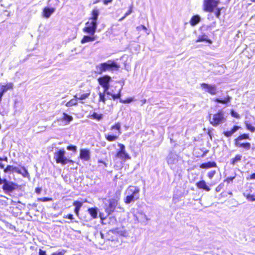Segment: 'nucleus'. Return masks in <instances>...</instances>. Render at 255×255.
I'll return each mask as SVG.
<instances>
[{"label": "nucleus", "mask_w": 255, "mask_h": 255, "mask_svg": "<svg viewBox=\"0 0 255 255\" xmlns=\"http://www.w3.org/2000/svg\"><path fill=\"white\" fill-rule=\"evenodd\" d=\"M1 184L3 191L7 194L12 192L17 187V185L15 183L0 177V185Z\"/></svg>", "instance_id": "6"}, {"label": "nucleus", "mask_w": 255, "mask_h": 255, "mask_svg": "<svg viewBox=\"0 0 255 255\" xmlns=\"http://www.w3.org/2000/svg\"><path fill=\"white\" fill-rule=\"evenodd\" d=\"M200 86L203 89L211 95H215L218 93L217 88L215 85L203 83L200 84Z\"/></svg>", "instance_id": "12"}, {"label": "nucleus", "mask_w": 255, "mask_h": 255, "mask_svg": "<svg viewBox=\"0 0 255 255\" xmlns=\"http://www.w3.org/2000/svg\"><path fill=\"white\" fill-rule=\"evenodd\" d=\"M51 199L50 198H43L42 199H40V200L42 201H43V202H46V201H50L51 200Z\"/></svg>", "instance_id": "49"}, {"label": "nucleus", "mask_w": 255, "mask_h": 255, "mask_svg": "<svg viewBox=\"0 0 255 255\" xmlns=\"http://www.w3.org/2000/svg\"><path fill=\"white\" fill-rule=\"evenodd\" d=\"M235 178V176L228 177L225 180V182H226L228 184H229L231 182H232L233 180Z\"/></svg>", "instance_id": "43"}, {"label": "nucleus", "mask_w": 255, "mask_h": 255, "mask_svg": "<svg viewBox=\"0 0 255 255\" xmlns=\"http://www.w3.org/2000/svg\"><path fill=\"white\" fill-rule=\"evenodd\" d=\"M253 2H255V0H250Z\"/></svg>", "instance_id": "60"}, {"label": "nucleus", "mask_w": 255, "mask_h": 255, "mask_svg": "<svg viewBox=\"0 0 255 255\" xmlns=\"http://www.w3.org/2000/svg\"><path fill=\"white\" fill-rule=\"evenodd\" d=\"M136 29L138 31H140L141 29H143V30H144L146 32L147 30V28L144 25H141L137 26L136 27Z\"/></svg>", "instance_id": "40"}, {"label": "nucleus", "mask_w": 255, "mask_h": 255, "mask_svg": "<svg viewBox=\"0 0 255 255\" xmlns=\"http://www.w3.org/2000/svg\"><path fill=\"white\" fill-rule=\"evenodd\" d=\"M144 217H145V218H146V220H147V218L146 216V215H144Z\"/></svg>", "instance_id": "63"}, {"label": "nucleus", "mask_w": 255, "mask_h": 255, "mask_svg": "<svg viewBox=\"0 0 255 255\" xmlns=\"http://www.w3.org/2000/svg\"><path fill=\"white\" fill-rule=\"evenodd\" d=\"M90 157V151L89 149L83 148L80 149L79 158L81 159H89Z\"/></svg>", "instance_id": "15"}, {"label": "nucleus", "mask_w": 255, "mask_h": 255, "mask_svg": "<svg viewBox=\"0 0 255 255\" xmlns=\"http://www.w3.org/2000/svg\"><path fill=\"white\" fill-rule=\"evenodd\" d=\"M198 188L203 189L206 191H209L210 188L207 185L206 183L204 180H201L196 184Z\"/></svg>", "instance_id": "26"}, {"label": "nucleus", "mask_w": 255, "mask_h": 255, "mask_svg": "<svg viewBox=\"0 0 255 255\" xmlns=\"http://www.w3.org/2000/svg\"><path fill=\"white\" fill-rule=\"evenodd\" d=\"M143 103H145L146 102V100H144V101H143Z\"/></svg>", "instance_id": "61"}, {"label": "nucleus", "mask_w": 255, "mask_h": 255, "mask_svg": "<svg viewBox=\"0 0 255 255\" xmlns=\"http://www.w3.org/2000/svg\"><path fill=\"white\" fill-rule=\"evenodd\" d=\"M250 178L251 179H255V173H253L252 174L251 176H250Z\"/></svg>", "instance_id": "51"}, {"label": "nucleus", "mask_w": 255, "mask_h": 255, "mask_svg": "<svg viewBox=\"0 0 255 255\" xmlns=\"http://www.w3.org/2000/svg\"><path fill=\"white\" fill-rule=\"evenodd\" d=\"M120 67V65L114 61L109 60L97 65L96 73L97 74H101L108 70H118Z\"/></svg>", "instance_id": "3"}, {"label": "nucleus", "mask_w": 255, "mask_h": 255, "mask_svg": "<svg viewBox=\"0 0 255 255\" xmlns=\"http://www.w3.org/2000/svg\"><path fill=\"white\" fill-rule=\"evenodd\" d=\"M65 153V151L64 149H61L58 150L55 153V159H67L64 157Z\"/></svg>", "instance_id": "18"}, {"label": "nucleus", "mask_w": 255, "mask_h": 255, "mask_svg": "<svg viewBox=\"0 0 255 255\" xmlns=\"http://www.w3.org/2000/svg\"><path fill=\"white\" fill-rule=\"evenodd\" d=\"M122 88L120 89L118 93L117 94H113L110 92V94H107L108 95H110L112 97V99L113 100H115L116 99H120L122 94H121Z\"/></svg>", "instance_id": "31"}, {"label": "nucleus", "mask_w": 255, "mask_h": 255, "mask_svg": "<svg viewBox=\"0 0 255 255\" xmlns=\"http://www.w3.org/2000/svg\"><path fill=\"white\" fill-rule=\"evenodd\" d=\"M241 128V127L238 125H234L230 130H226L223 132V134L226 137H230L237 130Z\"/></svg>", "instance_id": "14"}, {"label": "nucleus", "mask_w": 255, "mask_h": 255, "mask_svg": "<svg viewBox=\"0 0 255 255\" xmlns=\"http://www.w3.org/2000/svg\"><path fill=\"white\" fill-rule=\"evenodd\" d=\"M216 166V163L215 162H208L202 163L200 165V168L205 169H208L211 167H214Z\"/></svg>", "instance_id": "28"}, {"label": "nucleus", "mask_w": 255, "mask_h": 255, "mask_svg": "<svg viewBox=\"0 0 255 255\" xmlns=\"http://www.w3.org/2000/svg\"><path fill=\"white\" fill-rule=\"evenodd\" d=\"M64 218H67V219H69L71 220H73L74 219V217H73V215L72 214H69V215L64 216Z\"/></svg>", "instance_id": "45"}, {"label": "nucleus", "mask_w": 255, "mask_h": 255, "mask_svg": "<svg viewBox=\"0 0 255 255\" xmlns=\"http://www.w3.org/2000/svg\"><path fill=\"white\" fill-rule=\"evenodd\" d=\"M110 129L116 130V131L113 134L108 133L105 134V138L106 140L109 142H113L118 140L122 133L121 123L120 122L116 123L111 127Z\"/></svg>", "instance_id": "5"}, {"label": "nucleus", "mask_w": 255, "mask_h": 255, "mask_svg": "<svg viewBox=\"0 0 255 255\" xmlns=\"http://www.w3.org/2000/svg\"><path fill=\"white\" fill-rule=\"evenodd\" d=\"M235 145L236 146L240 148H243L244 149L246 150H248L250 149L251 148V144L249 142H234Z\"/></svg>", "instance_id": "17"}, {"label": "nucleus", "mask_w": 255, "mask_h": 255, "mask_svg": "<svg viewBox=\"0 0 255 255\" xmlns=\"http://www.w3.org/2000/svg\"><path fill=\"white\" fill-rule=\"evenodd\" d=\"M196 42H207L209 43H212V40L208 38V36L204 34L201 35H199L198 38L196 40Z\"/></svg>", "instance_id": "25"}, {"label": "nucleus", "mask_w": 255, "mask_h": 255, "mask_svg": "<svg viewBox=\"0 0 255 255\" xmlns=\"http://www.w3.org/2000/svg\"><path fill=\"white\" fill-rule=\"evenodd\" d=\"M125 17H124V15L123 17H122L119 19V20H120V21H121V20H122L123 19H124Z\"/></svg>", "instance_id": "55"}, {"label": "nucleus", "mask_w": 255, "mask_h": 255, "mask_svg": "<svg viewBox=\"0 0 255 255\" xmlns=\"http://www.w3.org/2000/svg\"><path fill=\"white\" fill-rule=\"evenodd\" d=\"M89 117L93 119H95L100 121L102 119L103 115L101 114H98L96 112H94L91 115L89 116Z\"/></svg>", "instance_id": "33"}, {"label": "nucleus", "mask_w": 255, "mask_h": 255, "mask_svg": "<svg viewBox=\"0 0 255 255\" xmlns=\"http://www.w3.org/2000/svg\"><path fill=\"white\" fill-rule=\"evenodd\" d=\"M232 98L231 96L227 95L223 99L221 98H215L213 101L217 103H220L222 104H228V103L231 102Z\"/></svg>", "instance_id": "16"}, {"label": "nucleus", "mask_w": 255, "mask_h": 255, "mask_svg": "<svg viewBox=\"0 0 255 255\" xmlns=\"http://www.w3.org/2000/svg\"><path fill=\"white\" fill-rule=\"evenodd\" d=\"M77 94V99H78V101H80V103L81 104H84V102L83 100H85L89 98L91 94L90 90H88L87 92L83 93L80 95L79 97H78V94Z\"/></svg>", "instance_id": "21"}, {"label": "nucleus", "mask_w": 255, "mask_h": 255, "mask_svg": "<svg viewBox=\"0 0 255 255\" xmlns=\"http://www.w3.org/2000/svg\"><path fill=\"white\" fill-rule=\"evenodd\" d=\"M4 172L5 173L12 172L22 174L24 176L28 174L27 171L23 167L19 168L14 165H7L4 169Z\"/></svg>", "instance_id": "8"}, {"label": "nucleus", "mask_w": 255, "mask_h": 255, "mask_svg": "<svg viewBox=\"0 0 255 255\" xmlns=\"http://www.w3.org/2000/svg\"><path fill=\"white\" fill-rule=\"evenodd\" d=\"M219 3L218 0H204L203 1V10L206 12H212L214 9Z\"/></svg>", "instance_id": "9"}, {"label": "nucleus", "mask_w": 255, "mask_h": 255, "mask_svg": "<svg viewBox=\"0 0 255 255\" xmlns=\"http://www.w3.org/2000/svg\"><path fill=\"white\" fill-rule=\"evenodd\" d=\"M221 8H218L215 12V15L217 17V18H219L220 17V16L221 15Z\"/></svg>", "instance_id": "41"}, {"label": "nucleus", "mask_w": 255, "mask_h": 255, "mask_svg": "<svg viewBox=\"0 0 255 255\" xmlns=\"http://www.w3.org/2000/svg\"><path fill=\"white\" fill-rule=\"evenodd\" d=\"M216 171L214 170H212L210 172H208V177L210 179H211L213 176H214V175L216 174Z\"/></svg>", "instance_id": "39"}, {"label": "nucleus", "mask_w": 255, "mask_h": 255, "mask_svg": "<svg viewBox=\"0 0 255 255\" xmlns=\"http://www.w3.org/2000/svg\"><path fill=\"white\" fill-rule=\"evenodd\" d=\"M40 190L39 189H38V188H36V192L37 193H39V192H40Z\"/></svg>", "instance_id": "53"}, {"label": "nucleus", "mask_w": 255, "mask_h": 255, "mask_svg": "<svg viewBox=\"0 0 255 255\" xmlns=\"http://www.w3.org/2000/svg\"><path fill=\"white\" fill-rule=\"evenodd\" d=\"M132 6H130L128 9V10L126 12V13L124 15V17H126L129 14H130L132 12Z\"/></svg>", "instance_id": "44"}, {"label": "nucleus", "mask_w": 255, "mask_h": 255, "mask_svg": "<svg viewBox=\"0 0 255 255\" xmlns=\"http://www.w3.org/2000/svg\"><path fill=\"white\" fill-rule=\"evenodd\" d=\"M140 189L138 187L134 186H129L125 191L126 197L124 202L126 204L134 202L139 198Z\"/></svg>", "instance_id": "2"}, {"label": "nucleus", "mask_w": 255, "mask_h": 255, "mask_svg": "<svg viewBox=\"0 0 255 255\" xmlns=\"http://www.w3.org/2000/svg\"><path fill=\"white\" fill-rule=\"evenodd\" d=\"M67 149L69 150L76 151V146L74 145H70L67 147Z\"/></svg>", "instance_id": "42"}, {"label": "nucleus", "mask_w": 255, "mask_h": 255, "mask_svg": "<svg viewBox=\"0 0 255 255\" xmlns=\"http://www.w3.org/2000/svg\"><path fill=\"white\" fill-rule=\"evenodd\" d=\"M64 255V254L62 252H58V253H53L52 255Z\"/></svg>", "instance_id": "50"}, {"label": "nucleus", "mask_w": 255, "mask_h": 255, "mask_svg": "<svg viewBox=\"0 0 255 255\" xmlns=\"http://www.w3.org/2000/svg\"><path fill=\"white\" fill-rule=\"evenodd\" d=\"M230 114L232 117H234L236 119H239L241 118L240 114L234 111L233 109L231 110Z\"/></svg>", "instance_id": "36"}, {"label": "nucleus", "mask_w": 255, "mask_h": 255, "mask_svg": "<svg viewBox=\"0 0 255 255\" xmlns=\"http://www.w3.org/2000/svg\"><path fill=\"white\" fill-rule=\"evenodd\" d=\"M96 39V36L94 35H84L81 40V43L83 44L86 42H92Z\"/></svg>", "instance_id": "27"}, {"label": "nucleus", "mask_w": 255, "mask_h": 255, "mask_svg": "<svg viewBox=\"0 0 255 255\" xmlns=\"http://www.w3.org/2000/svg\"><path fill=\"white\" fill-rule=\"evenodd\" d=\"M56 163H61L62 165H64L68 163V162H73V160H56Z\"/></svg>", "instance_id": "38"}, {"label": "nucleus", "mask_w": 255, "mask_h": 255, "mask_svg": "<svg viewBox=\"0 0 255 255\" xmlns=\"http://www.w3.org/2000/svg\"><path fill=\"white\" fill-rule=\"evenodd\" d=\"M234 159L237 160V159H240V157L236 156Z\"/></svg>", "instance_id": "56"}, {"label": "nucleus", "mask_w": 255, "mask_h": 255, "mask_svg": "<svg viewBox=\"0 0 255 255\" xmlns=\"http://www.w3.org/2000/svg\"><path fill=\"white\" fill-rule=\"evenodd\" d=\"M208 151H209L208 150L204 151L202 154H201V155H197V157H203L206 155V154L207 152H208Z\"/></svg>", "instance_id": "47"}, {"label": "nucleus", "mask_w": 255, "mask_h": 255, "mask_svg": "<svg viewBox=\"0 0 255 255\" xmlns=\"http://www.w3.org/2000/svg\"><path fill=\"white\" fill-rule=\"evenodd\" d=\"M133 101V98H131V97L127 98L125 100H122V99L120 100V102L123 104L130 103V102H131Z\"/></svg>", "instance_id": "37"}, {"label": "nucleus", "mask_w": 255, "mask_h": 255, "mask_svg": "<svg viewBox=\"0 0 255 255\" xmlns=\"http://www.w3.org/2000/svg\"><path fill=\"white\" fill-rule=\"evenodd\" d=\"M54 10V8L45 7L43 10V15L45 17L48 18Z\"/></svg>", "instance_id": "19"}, {"label": "nucleus", "mask_w": 255, "mask_h": 255, "mask_svg": "<svg viewBox=\"0 0 255 255\" xmlns=\"http://www.w3.org/2000/svg\"><path fill=\"white\" fill-rule=\"evenodd\" d=\"M13 88V84L12 83H8L5 85H0V103L2 101V98L4 93L7 90H12Z\"/></svg>", "instance_id": "13"}, {"label": "nucleus", "mask_w": 255, "mask_h": 255, "mask_svg": "<svg viewBox=\"0 0 255 255\" xmlns=\"http://www.w3.org/2000/svg\"><path fill=\"white\" fill-rule=\"evenodd\" d=\"M4 159L6 160V159H7V158H6V157H5Z\"/></svg>", "instance_id": "64"}, {"label": "nucleus", "mask_w": 255, "mask_h": 255, "mask_svg": "<svg viewBox=\"0 0 255 255\" xmlns=\"http://www.w3.org/2000/svg\"><path fill=\"white\" fill-rule=\"evenodd\" d=\"M32 206L34 207H36V204L34 203L32 205Z\"/></svg>", "instance_id": "58"}, {"label": "nucleus", "mask_w": 255, "mask_h": 255, "mask_svg": "<svg viewBox=\"0 0 255 255\" xmlns=\"http://www.w3.org/2000/svg\"><path fill=\"white\" fill-rule=\"evenodd\" d=\"M39 255H46V252L41 249L39 251Z\"/></svg>", "instance_id": "48"}, {"label": "nucleus", "mask_w": 255, "mask_h": 255, "mask_svg": "<svg viewBox=\"0 0 255 255\" xmlns=\"http://www.w3.org/2000/svg\"><path fill=\"white\" fill-rule=\"evenodd\" d=\"M245 124L246 128L252 132L255 131V127L252 126V125L249 123L248 121L245 122Z\"/></svg>", "instance_id": "34"}, {"label": "nucleus", "mask_w": 255, "mask_h": 255, "mask_svg": "<svg viewBox=\"0 0 255 255\" xmlns=\"http://www.w3.org/2000/svg\"><path fill=\"white\" fill-rule=\"evenodd\" d=\"M118 205V200L115 199H111L108 201V204H105V209L108 215L112 214L115 210Z\"/></svg>", "instance_id": "10"}, {"label": "nucleus", "mask_w": 255, "mask_h": 255, "mask_svg": "<svg viewBox=\"0 0 255 255\" xmlns=\"http://www.w3.org/2000/svg\"><path fill=\"white\" fill-rule=\"evenodd\" d=\"M208 134L211 137V131L210 130H208Z\"/></svg>", "instance_id": "54"}, {"label": "nucleus", "mask_w": 255, "mask_h": 255, "mask_svg": "<svg viewBox=\"0 0 255 255\" xmlns=\"http://www.w3.org/2000/svg\"><path fill=\"white\" fill-rule=\"evenodd\" d=\"M113 0H103V2L105 5H108L109 3H111Z\"/></svg>", "instance_id": "46"}, {"label": "nucleus", "mask_w": 255, "mask_h": 255, "mask_svg": "<svg viewBox=\"0 0 255 255\" xmlns=\"http://www.w3.org/2000/svg\"><path fill=\"white\" fill-rule=\"evenodd\" d=\"M244 195L247 197V198L252 201H255V195L250 194L248 190H246L244 193Z\"/></svg>", "instance_id": "32"}, {"label": "nucleus", "mask_w": 255, "mask_h": 255, "mask_svg": "<svg viewBox=\"0 0 255 255\" xmlns=\"http://www.w3.org/2000/svg\"><path fill=\"white\" fill-rule=\"evenodd\" d=\"M99 10L95 7L91 12V16L89 17L88 21L85 23V26L83 28L84 32L94 35L97 27V20L99 15Z\"/></svg>", "instance_id": "1"}, {"label": "nucleus", "mask_w": 255, "mask_h": 255, "mask_svg": "<svg viewBox=\"0 0 255 255\" xmlns=\"http://www.w3.org/2000/svg\"><path fill=\"white\" fill-rule=\"evenodd\" d=\"M88 212L91 217L94 219H96L98 215V209L97 208H91L88 210Z\"/></svg>", "instance_id": "30"}, {"label": "nucleus", "mask_w": 255, "mask_h": 255, "mask_svg": "<svg viewBox=\"0 0 255 255\" xmlns=\"http://www.w3.org/2000/svg\"><path fill=\"white\" fill-rule=\"evenodd\" d=\"M99 162H100V163H104V164H105V163H104L102 160H100V161H99Z\"/></svg>", "instance_id": "59"}, {"label": "nucleus", "mask_w": 255, "mask_h": 255, "mask_svg": "<svg viewBox=\"0 0 255 255\" xmlns=\"http://www.w3.org/2000/svg\"><path fill=\"white\" fill-rule=\"evenodd\" d=\"M120 148L117 152L116 157L120 159H128L130 157L126 152L125 145L122 143H119Z\"/></svg>", "instance_id": "11"}, {"label": "nucleus", "mask_w": 255, "mask_h": 255, "mask_svg": "<svg viewBox=\"0 0 255 255\" xmlns=\"http://www.w3.org/2000/svg\"><path fill=\"white\" fill-rule=\"evenodd\" d=\"M73 117L68 115L66 113H63L62 117L60 119V121L62 122H65L66 124H69L70 122L73 121Z\"/></svg>", "instance_id": "20"}, {"label": "nucleus", "mask_w": 255, "mask_h": 255, "mask_svg": "<svg viewBox=\"0 0 255 255\" xmlns=\"http://www.w3.org/2000/svg\"><path fill=\"white\" fill-rule=\"evenodd\" d=\"M105 93L104 92L103 93L99 92L98 93L99 98V102H102L103 104H105L106 103V98H105Z\"/></svg>", "instance_id": "35"}, {"label": "nucleus", "mask_w": 255, "mask_h": 255, "mask_svg": "<svg viewBox=\"0 0 255 255\" xmlns=\"http://www.w3.org/2000/svg\"><path fill=\"white\" fill-rule=\"evenodd\" d=\"M209 118V122L211 125L214 127H217L226 121V118L225 116L224 111L220 109L216 113L212 115H208Z\"/></svg>", "instance_id": "4"}, {"label": "nucleus", "mask_w": 255, "mask_h": 255, "mask_svg": "<svg viewBox=\"0 0 255 255\" xmlns=\"http://www.w3.org/2000/svg\"><path fill=\"white\" fill-rule=\"evenodd\" d=\"M78 104V99H77V94H75L74 96V98L71 99L68 102H67L65 106L67 107H70L72 106H77Z\"/></svg>", "instance_id": "23"}, {"label": "nucleus", "mask_w": 255, "mask_h": 255, "mask_svg": "<svg viewBox=\"0 0 255 255\" xmlns=\"http://www.w3.org/2000/svg\"><path fill=\"white\" fill-rule=\"evenodd\" d=\"M1 161V160H0V161ZM0 167L2 169H5L4 165L2 164L1 163H0Z\"/></svg>", "instance_id": "52"}, {"label": "nucleus", "mask_w": 255, "mask_h": 255, "mask_svg": "<svg viewBox=\"0 0 255 255\" xmlns=\"http://www.w3.org/2000/svg\"><path fill=\"white\" fill-rule=\"evenodd\" d=\"M82 205V203L79 201H75L73 203V205L75 206L74 212L77 216H79V210Z\"/></svg>", "instance_id": "29"}, {"label": "nucleus", "mask_w": 255, "mask_h": 255, "mask_svg": "<svg viewBox=\"0 0 255 255\" xmlns=\"http://www.w3.org/2000/svg\"><path fill=\"white\" fill-rule=\"evenodd\" d=\"M201 21V18L198 15H194L192 16L190 20V24L191 26H194L197 25Z\"/></svg>", "instance_id": "22"}, {"label": "nucleus", "mask_w": 255, "mask_h": 255, "mask_svg": "<svg viewBox=\"0 0 255 255\" xmlns=\"http://www.w3.org/2000/svg\"><path fill=\"white\" fill-rule=\"evenodd\" d=\"M18 203L21 204V202L20 201H18Z\"/></svg>", "instance_id": "62"}, {"label": "nucleus", "mask_w": 255, "mask_h": 255, "mask_svg": "<svg viewBox=\"0 0 255 255\" xmlns=\"http://www.w3.org/2000/svg\"><path fill=\"white\" fill-rule=\"evenodd\" d=\"M250 135L249 133H244L239 135L236 138L234 139V142H240L241 140L244 139H249Z\"/></svg>", "instance_id": "24"}, {"label": "nucleus", "mask_w": 255, "mask_h": 255, "mask_svg": "<svg viewBox=\"0 0 255 255\" xmlns=\"http://www.w3.org/2000/svg\"><path fill=\"white\" fill-rule=\"evenodd\" d=\"M236 161H237V160H233L232 164H233V165H234V164H235V162H236Z\"/></svg>", "instance_id": "57"}, {"label": "nucleus", "mask_w": 255, "mask_h": 255, "mask_svg": "<svg viewBox=\"0 0 255 255\" xmlns=\"http://www.w3.org/2000/svg\"><path fill=\"white\" fill-rule=\"evenodd\" d=\"M97 80L99 84L104 88V93L106 94H110L108 90L110 87L109 84L111 81V77L108 75H105L99 77Z\"/></svg>", "instance_id": "7"}]
</instances>
